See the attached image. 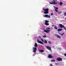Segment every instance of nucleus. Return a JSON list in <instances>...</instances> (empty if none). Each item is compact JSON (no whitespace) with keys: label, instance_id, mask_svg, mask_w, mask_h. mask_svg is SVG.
<instances>
[{"label":"nucleus","instance_id":"nucleus-1","mask_svg":"<svg viewBox=\"0 0 66 66\" xmlns=\"http://www.w3.org/2000/svg\"><path fill=\"white\" fill-rule=\"evenodd\" d=\"M50 28H47L46 29V30H44V31L45 32H46V33H49V32H50Z\"/></svg>","mask_w":66,"mask_h":66},{"label":"nucleus","instance_id":"nucleus-2","mask_svg":"<svg viewBox=\"0 0 66 66\" xmlns=\"http://www.w3.org/2000/svg\"><path fill=\"white\" fill-rule=\"evenodd\" d=\"M50 4H53L55 5L57 4V2L54 1H53L52 2H51L50 3Z\"/></svg>","mask_w":66,"mask_h":66},{"label":"nucleus","instance_id":"nucleus-3","mask_svg":"<svg viewBox=\"0 0 66 66\" xmlns=\"http://www.w3.org/2000/svg\"><path fill=\"white\" fill-rule=\"evenodd\" d=\"M45 21V24L46 26H49V24L48 23V22H49V21H47L46 20Z\"/></svg>","mask_w":66,"mask_h":66},{"label":"nucleus","instance_id":"nucleus-4","mask_svg":"<svg viewBox=\"0 0 66 66\" xmlns=\"http://www.w3.org/2000/svg\"><path fill=\"white\" fill-rule=\"evenodd\" d=\"M56 60L57 61H62V59L60 57H58Z\"/></svg>","mask_w":66,"mask_h":66},{"label":"nucleus","instance_id":"nucleus-5","mask_svg":"<svg viewBox=\"0 0 66 66\" xmlns=\"http://www.w3.org/2000/svg\"><path fill=\"white\" fill-rule=\"evenodd\" d=\"M43 16L46 18H50V15H48V14H45V15H43Z\"/></svg>","mask_w":66,"mask_h":66},{"label":"nucleus","instance_id":"nucleus-6","mask_svg":"<svg viewBox=\"0 0 66 66\" xmlns=\"http://www.w3.org/2000/svg\"><path fill=\"white\" fill-rule=\"evenodd\" d=\"M46 48L47 49H48V50H50V51H51V47H50V46H46Z\"/></svg>","mask_w":66,"mask_h":66},{"label":"nucleus","instance_id":"nucleus-7","mask_svg":"<svg viewBox=\"0 0 66 66\" xmlns=\"http://www.w3.org/2000/svg\"><path fill=\"white\" fill-rule=\"evenodd\" d=\"M48 57L50 58V59H52L53 57V56H52V55L49 54H48Z\"/></svg>","mask_w":66,"mask_h":66},{"label":"nucleus","instance_id":"nucleus-8","mask_svg":"<svg viewBox=\"0 0 66 66\" xmlns=\"http://www.w3.org/2000/svg\"><path fill=\"white\" fill-rule=\"evenodd\" d=\"M37 42L38 43H39L41 44H42V45H43L44 44V43H43V42H42V41H40L38 40H37Z\"/></svg>","mask_w":66,"mask_h":66},{"label":"nucleus","instance_id":"nucleus-9","mask_svg":"<svg viewBox=\"0 0 66 66\" xmlns=\"http://www.w3.org/2000/svg\"><path fill=\"white\" fill-rule=\"evenodd\" d=\"M59 26L60 28H63V27H64V26L63 25V24H59Z\"/></svg>","mask_w":66,"mask_h":66},{"label":"nucleus","instance_id":"nucleus-10","mask_svg":"<svg viewBox=\"0 0 66 66\" xmlns=\"http://www.w3.org/2000/svg\"><path fill=\"white\" fill-rule=\"evenodd\" d=\"M36 50H37V48L36 47H35L34 48V51L33 52H35L36 51Z\"/></svg>","mask_w":66,"mask_h":66},{"label":"nucleus","instance_id":"nucleus-11","mask_svg":"<svg viewBox=\"0 0 66 66\" xmlns=\"http://www.w3.org/2000/svg\"><path fill=\"white\" fill-rule=\"evenodd\" d=\"M43 10L45 11V12H49V9H44Z\"/></svg>","mask_w":66,"mask_h":66},{"label":"nucleus","instance_id":"nucleus-12","mask_svg":"<svg viewBox=\"0 0 66 66\" xmlns=\"http://www.w3.org/2000/svg\"><path fill=\"white\" fill-rule=\"evenodd\" d=\"M55 8H56V9H55V11L56 12H58L59 11H57L58 10V7H54Z\"/></svg>","mask_w":66,"mask_h":66},{"label":"nucleus","instance_id":"nucleus-13","mask_svg":"<svg viewBox=\"0 0 66 66\" xmlns=\"http://www.w3.org/2000/svg\"><path fill=\"white\" fill-rule=\"evenodd\" d=\"M44 14H49V12L47 11H45L44 12Z\"/></svg>","mask_w":66,"mask_h":66},{"label":"nucleus","instance_id":"nucleus-14","mask_svg":"<svg viewBox=\"0 0 66 66\" xmlns=\"http://www.w3.org/2000/svg\"><path fill=\"white\" fill-rule=\"evenodd\" d=\"M58 32H60V31H61L62 30V29H58Z\"/></svg>","mask_w":66,"mask_h":66},{"label":"nucleus","instance_id":"nucleus-15","mask_svg":"<svg viewBox=\"0 0 66 66\" xmlns=\"http://www.w3.org/2000/svg\"><path fill=\"white\" fill-rule=\"evenodd\" d=\"M35 47H37L38 45H37V43H35Z\"/></svg>","mask_w":66,"mask_h":66},{"label":"nucleus","instance_id":"nucleus-16","mask_svg":"<svg viewBox=\"0 0 66 66\" xmlns=\"http://www.w3.org/2000/svg\"><path fill=\"white\" fill-rule=\"evenodd\" d=\"M57 38H61V37H60V36H59V35H57Z\"/></svg>","mask_w":66,"mask_h":66},{"label":"nucleus","instance_id":"nucleus-17","mask_svg":"<svg viewBox=\"0 0 66 66\" xmlns=\"http://www.w3.org/2000/svg\"><path fill=\"white\" fill-rule=\"evenodd\" d=\"M39 51L41 52H44V51L43 50H40Z\"/></svg>","mask_w":66,"mask_h":66},{"label":"nucleus","instance_id":"nucleus-18","mask_svg":"<svg viewBox=\"0 0 66 66\" xmlns=\"http://www.w3.org/2000/svg\"><path fill=\"white\" fill-rule=\"evenodd\" d=\"M44 43L45 44H47V43H48L47 41H46V40H45L44 41Z\"/></svg>","mask_w":66,"mask_h":66},{"label":"nucleus","instance_id":"nucleus-19","mask_svg":"<svg viewBox=\"0 0 66 66\" xmlns=\"http://www.w3.org/2000/svg\"><path fill=\"white\" fill-rule=\"evenodd\" d=\"M63 4V3L62 2H60L59 3V5H62Z\"/></svg>","mask_w":66,"mask_h":66},{"label":"nucleus","instance_id":"nucleus-20","mask_svg":"<svg viewBox=\"0 0 66 66\" xmlns=\"http://www.w3.org/2000/svg\"><path fill=\"white\" fill-rule=\"evenodd\" d=\"M43 37H44V38H45V37H47V36L45 35H44L43 36Z\"/></svg>","mask_w":66,"mask_h":66},{"label":"nucleus","instance_id":"nucleus-21","mask_svg":"<svg viewBox=\"0 0 66 66\" xmlns=\"http://www.w3.org/2000/svg\"><path fill=\"white\" fill-rule=\"evenodd\" d=\"M54 28L55 29H56V30H57V27H56V26H55L54 27Z\"/></svg>","mask_w":66,"mask_h":66},{"label":"nucleus","instance_id":"nucleus-22","mask_svg":"<svg viewBox=\"0 0 66 66\" xmlns=\"http://www.w3.org/2000/svg\"><path fill=\"white\" fill-rule=\"evenodd\" d=\"M48 43H49V44H51V42L50 41H48Z\"/></svg>","mask_w":66,"mask_h":66},{"label":"nucleus","instance_id":"nucleus-23","mask_svg":"<svg viewBox=\"0 0 66 66\" xmlns=\"http://www.w3.org/2000/svg\"><path fill=\"white\" fill-rule=\"evenodd\" d=\"M55 61L54 60H51V62H55Z\"/></svg>","mask_w":66,"mask_h":66},{"label":"nucleus","instance_id":"nucleus-24","mask_svg":"<svg viewBox=\"0 0 66 66\" xmlns=\"http://www.w3.org/2000/svg\"><path fill=\"white\" fill-rule=\"evenodd\" d=\"M61 13H62V12L61 11V12H58V14H61Z\"/></svg>","mask_w":66,"mask_h":66},{"label":"nucleus","instance_id":"nucleus-25","mask_svg":"<svg viewBox=\"0 0 66 66\" xmlns=\"http://www.w3.org/2000/svg\"><path fill=\"white\" fill-rule=\"evenodd\" d=\"M63 28H64V30H66V28L64 26V27H63Z\"/></svg>","mask_w":66,"mask_h":66},{"label":"nucleus","instance_id":"nucleus-26","mask_svg":"<svg viewBox=\"0 0 66 66\" xmlns=\"http://www.w3.org/2000/svg\"><path fill=\"white\" fill-rule=\"evenodd\" d=\"M64 16H66V12H65L64 14Z\"/></svg>","mask_w":66,"mask_h":66},{"label":"nucleus","instance_id":"nucleus-27","mask_svg":"<svg viewBox=\"0 0 66 66\" xmlns=\"http://www.w3.org/2000/svg\"><path fill=\"white\" fill-rule=\"evenodd\" d=\"M41 39L42 40V42H44V40H43V39L41 38Z\"/></svg>","mask_w":66,"mask_h":66},{"label":"nucleus","instance_id":"nucleus-28","mask_svg":"<svg viewBox=\"0 0 66 66\" xmlns=\"http://www.w3.org/2000/svg\"><path fill=\"white\" fill-rule=\"evenodd\" d=\"M53 1H54L55 2H56L57 1V0H53Z\"/></svg>","mask_w":66,"mask_h":66},{"label":"nucleus","instance_id":"nucleus-29","mask_svg":"<svg viewBox=\"0 0 66 66\" xmlns=\"http://www.w3.org/2000/svg\"><path fill=\"white\" fill-rule=\"evenodd\" d=\"M53 13H52L51 14V16H52V15H53Z\"/></svg>","mask_w":66,"mask_h":66},{"label":"nucleus","instance_id":"nucleus-30","mask_svg":"<svg viewBox=\"0 0 66 66\" xmlns=\"http://www.w3.org/2000/svg\"><path fill=\"white\" fill-rule=\"evenodd\" d=\"M64 56H66V53L64 54Z\"/></svg>","mask_w":66,"mask_h":66},{"label":"nucleus","instance_id":"nucleus-31","mask_svg":"<svg viewBox=\"0 0 66 66\" xmlns=\"http://www.w3.org/2000/svg\"><path fill=\"white\" fill-rule=\"evenodd\" d=\"M50 66H53V65H52V64H50Z\"/></svg>","mask_w":66,"mask_h":66},{"label":"nucleus","instance_id":"nucleus-32","mask_svg":"<svg viewBox=\"0 0 66 66\" xmlns=\"http://www.w3.org/2000/svg\"><path fill=\"white\" fill-rule=\"evenodd\" d=\"M61 35H63V34H61Z\"/></svg>","mask_w":66,"mask_h":66},{"label":"nucleus","instance_id":"nucleus-33","mask_svg":"<svg viewBox=\"0 0 66 66\" xmlns=\"http://www.w3.org/2000/svg\"><path fill=\"white\" fill-rule=\"evenodd\" d=\"M55 64V65H57V63H56Z\"/></svg>","mask_w":66,"mask_h":66},{"label":"nucleus","instance_id":"nucleus-34","mask_svg":"<svg viewBox=\"0 0 66 66\" xmlns=\"http://www.w3.org/2000/svg\"><path fill=\"white\" fill-rule=\"evenodd\" d=\"M63 34H64V32H63V33H62Z\"/></svg>","mask_w":66,"mask_h":66},{"label":"nucleus","instance_id":"nucleus-35","mask_svg":"<svg viewBox=\"0 0 66 66\" xmlns=\"http://www.w3.org/2000/svg\"><path fill=\"white\" fill-rule=\"evenodd\" d=\"M39 37H40V38H41L40 37V36H39Z\"/></svg>","mask_w":66,"mask_h":66},{"label":"nucleus","instance_id":"nucleus-36","mask_svg":"<svg viewBox=\"0 0 66 66\" xmlns=\"http://www.w3.org/2000/svg\"><path fill=\"white\" fill-rule=\"evenodd\" d=\"M65 19H66V18H65Z\"/></svg>","mask_w":66,"mask_h":66}]
</instances>
